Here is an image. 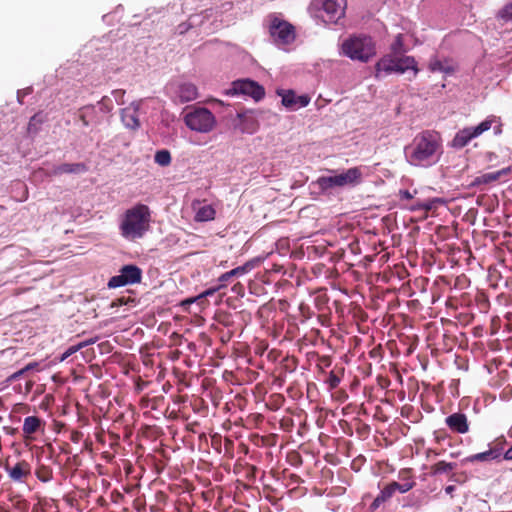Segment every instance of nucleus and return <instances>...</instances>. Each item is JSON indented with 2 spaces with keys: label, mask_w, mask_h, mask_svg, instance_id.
Segmentation results:
<instances>
[{
  "label": "nucleus",
  "mask_w": 512,
  "mask_h": 512,
  "mask_svg": "<svg viewBox=\"0 0 512 512\" xmlns=\"http://www.w3.org/2000/svg\"><path fill=\"white\" fill-rule=\"evenodd\" d=\"M88 167L85 163H63L53 167L50 175L59 176L62 174H80L85 173Z\"/></svg>",
  "instance_id": "nucleus-19"
},
{
  "label": "nucleus",
  "mask_w": 512,
  "mask_h": 512,
  "mask_svg": "<svg viewBox=\"0 0 512 512\" xmlns=\"http://www.w3.org/2000/svg\"><path fill=\"white\" fill-rule=\"evenodd\" d=\"M317 3L325 23H337L345 15L346 0H317Z\"/></svg>",
  "instance_id": "nucleus-11"
},
{
  "label": "nucleus",
  "mask_w": 512,
  "mask_h": 512,
  "mask_svg": "<svg viewBox=\"0 0 512 512\" xmlns=\"http://www.w3.org/2000/svg\"><path fill=\"white\" fill-rule=\"evenodd\" d=\"M173 95L175 100H178L180 103H186L198 97V90L194 84L184 82L173 87Z\"/></svg>",
  "instance_id": "nucleus-16"
},
{
  "label": "nucleus",
  "mask_w": 512,
  "mask_h": 512,
  "mask_svg": "<svg viewBox=\"0 0 512 512\" xmlns=\"http://www.w3.org/2000/svg\"><path fill=\"white\" fill-rule=\"evenodd\" d=\"M239 289H242V285L240 283H237L232 288L233 291H239Z\"/></svg>",
  "instance_id": "nucleus-50"
},
{
  "label": "nucleus",
  "mask_w": 512,
  "mask_h": 512,
  "mask_svg": "<svg viewBox=\"0 0 512 512\" xmlns=\"http://www.w3.org/2000/svg\"><path fill=\"white\" fill-rule=\"evenodd\" d=\"M9 478L16 483H25L31 476V465L26 460H21L10 466L8 463L4 466Z\"/></svg>",
  "instance_id": "nucleus-14"
},
{
  "label": "nucleus",
  "mask_w": 512,
  "mask_h": 512,
  "mask_svg": "<svg viewBox=\"0 0 512 512\" xmlns=\"http://www.w3.org/2000/svg\"><path fill=\"white\" fill-rule=\"evenodd\" d=\"M455 490V486L454 485H449L445 488V492L449 495H451Z\"/></svg>",
  "instance_id": "nucleus-47"
},
{
  "label": "nucleus",
  "mask_w": 512,
  "mask_h": 512,
  "mask_svg": "<svg viewBox=\"0 0 512 512\" xmlns=\"http://www.w3.org/2000/svg\"><path fill=\"white\" fill-rule=\"evenodd\" d=\"M510 168H503L498 171L484 173L474 178L471 186L487 185L498 181L502 176L509 174Z\"/></svg>",
  "instance_id": "nucleus-21"
},
{
  "label": "nucleus",
  "mask_w": 512,
  "mask_h": 512,
  "mask_svg": "<svg viewBox=\"0 0 512 512\" xmlns=\"http://www.w3.org/2000/svg\"><path fill=\"white\" fill-rule=\"evenodd\" d=\"M27 371H29V367H24V368L20 369L19 371L13 373L10 378L12 380H16L19 377H21L24 373H26Z\"/></svg>",
  "instance_id": "nucleus-40"
},
{
  "label": "nucleus",
  "mask_w": 512,
  "mask_h": 512,
  "mask_svg": "<svg viewBox=\"0 0 512 512\" xmlns=\"http://www.w3.org/2000/svg\"><path fill=\"white\" fill-rule=\"evenodd\" d=\"M45 422L37 416H28L24 419L22 432L27 440H34V434L43 429Z\"/></svg>",
  "instance_id": "nucleus-18"
},
{
  "label": "nucleus",
  "mask_w": 512,
  "mask_h": 512,
  "mask_svg": "<svg viewBox=\"0 0 512 512\" xmlns=\"http://www.w3.org/2000/svg\"><path fill=\"white\" fill-rule=\"evenodd\" d=\"M390 51L393 56H403V54L407 51L404 45V36L403 34L396 35L394 41L390 46Z\"/></svg>",
  "instance_id": "nucleus-27"
},
{
  "label": "nucleus",
  "mask_w": 512,
  "mask_h": 512,
  "mask_svg": "<svg viewBox=\"0 0 512 512\" xmlns=\"http://www.w3.org/2000/svg\"><path fill=\"white\" fill-rule=\"evenodd\" d=\"M154 160L160 166H168L171 163V154L166 149L159 150L155 153Z\"/></svg>",
  "instance_id": "nucleus-32"
},
{
  "label": "nucleus",
  "mask_w": 512,
  "mask_h": 512,
  "mask_svg": "<svg viewBox=\"0 0 512 512\" xmlns=\"http://www.w3.org/2000/svg\"><path fill=\"white\" fill-rule=\"evenodd\" d=\"M429 452L433 453L435 456L440 455L441 453L436 450H429Z\"/></svg>",
  "instance_id": "nucleus-52"
},
{
  "label": "nucleus",
  "mask_w": 512,
  "mask_h": 512,
  "mask_svg": "<svg viewBox=\"0 0 512 512\" xmlns=\"http://www.w3.org/2000/svg\"><path fill=\"white\" fill-rule=\"evenodd\" d=\"M95 114V107L93 105H87L79 109V120L82 122L83 126H88L90 124V119Z\"/></svg>",
  "instance_id": "nucleus-30"
},
{
  "label": "nucleus",
  "mask_w": 512,
  "mask_h": 512,
  "mask_svg": "<svg viewBox=\"0 0 512 512\" xmlns=\"http://www.w3.org/2000/svg\"><path fill=\"white\" fill-rule=\"evenodd\" d=\"M450 456H451V457H455V456H456V454H455V453H451V454H450Z\"/></svg>",
  "instance_id": "nucleus-54"
},
{
  "label": "nucleus",
  "mask_w": 512,
  "mask_h": 512,
  "mask_svg": "<svg viewBox=\"0 0 512 512\" xmlns=\"http://www.w3.org/2000/svg\"><path fill=\"white\" fill-rule=\"evenodd\" d=\"M421 203H422V202H417V203H415L412 207H421Z\"/></svg>",
  "instance_id": "nucleus-53"
},
{
  "label": "nucleus",
  "mask_w": 512,
  "mask_h": 512,
  "mask_svg": "<svg viewBox=\"0 0 512 512\" xmlns=\"http://www.w3.org/2000/svg\"><path fill=\"white\" fill-rule=\"evenodd\" d=\"M399 478L402 480V483L392 481L381 489L380 493L370 504L369 509L372 512L376 511L382 504L389 501L397 491L400 493H406L409 490H411L416 484L415 481L412 479L410 469L401 470L399 472Z\"/></svg>",
  "instance_id": "nucleus-5"
},
{
  "label": "nucleus",
  "mask_w": 512,
  "mask_h": 512,
  "mask_svg": "<svg viewBox=\"0 0 512 512\" xmlns=\"http://www.w3.org/2000/svg\"><path fill=\"white\" fill-rule=\"evenodd\" d=\"M506 444V440L503 437L497 438L493 444L491 445V450H498L497 458H500L502 452L504 450V446Z\"/></svg>",
  "instance_id": "nucleus-36"
},
{
  "label": "nucleus",
  "mask_w": 512,
  "mask_h": 512,
  "mask_svg": "<svg viewBox=\"0 0 512 512\" xmlns=\"http://www.w3.org/2000/svg\"><path fill=\"white\" fill-rule=\"evenodd\" d=\"M37 365L38 364L36 362H34V363L27 364L25 367H29V370H31V369L35 368Z\"/></svg>",
  "instance_id": "nucleus-51"
},
{
  "label": "nucleus",
  "mask_w": 512,
  "mask_h": 512,
  "mask_svg": "<svg viewBox=\"0 0 512 512\" xmlns=\"http://www.w3.org/2000/svg\"><path fill=\"white\" fill-rule=\"evenodd\" d=\"M237 120L235 128L239 129L242 133L254 134L260 127L257 112L254 110L238 112Z\"/></svg>",
  "instance_id": "nucleus-13"
},
{
  "label": "nucleus",
  "mask_w": 512,
  "mask_h": 512,
  "mask_svg": "<svg viewBox=\"0 0 512 512\" xmlns=\"http://www.w3.org/2000/svg\"><path fill=\"white\" fill-rule=\"evenodd\" d=\"M341 378L334 371H330L325 383L330 390L337 388L340 384Z\"/></svg>",
  "instance_id": "nucleus-34"
},
{
  "label": "nucleus",
  "mask_w": 512,
  "mask_h": 512,
  "mask_svg": "<svg viewBox=\"0 0 512 512\" xmlns=\"http://www.w3.org/2000/svg\"><path fill=\"white\" fill-rule=\"evenodd\" d=\"M251 269V265L249 263H246L242 266L236 267L228 272L223 273L219 278L218 281L221 284H226L228 281H230L234 277H239L247 273Z\"/></svg>",
  "instance_id": "nucleus-25"
},
{
  "label": "nucleus",
  "mask_w": 512,
  "mask_h": 512,
  "mask_svg": "<svg viewBox=\"0 0 512 512\" xmlns=\"http://www.w3.org/2000/svg\"><path fill=\"white\" fill-rule=\"evenodd\" d=\"M442 153V141L437 132L423 131L417 134L405 147L407 161L417 167H430L436 164Z\"/></svg>",
  "instance_id": "nucleus-1"
},
{
  "label": "nucleus",
  "mask_w": 512,
  "mask_h": 512,
  "mask_svg": "<svg viewBox=\"0 0 512 512\" xmlns=\"http://www.w3.org/2000/svg\"><path fill=\"white\" fill-rule=\"evenodd\" d=\"M123 304H126V301L124 300V298H119L117 299L116 301H114L112 303V306H120V305H123Z\"/></svg>",
  "instance_id": "nucleus-46"
},
{
  "label": "nucleus",
  "mask_w": 512,
  "mask_h": 512,
  "mask_svg": "<svg viewBox=\"0 0 512 512\" xmlns=\"http://www.w3.org/2000/svg\"><path fill=\"white\" fill-rule=\"evenodd\" d=\"M505 460H512V446L504 454Z\"/></svg>",
  "instance_id": "nucleus-45"
},
{
  "label": "nucleus",
  "mask_w": 512,
  "mask_h": 512,
  "mask_svg": "<svg viewBox=\"0 0 512 512\" xmlns=\"http://www.w3.org/2000/svg\"><path fill=\"white\" fill-rule=\"evenodd\" d=\"M219 322L223 323L224 325L228 326L229 325V322H228V317L227 315H223V319H221L219 317Z\"/></svg>",
  "instance_id": "nucleus-48"
},
{
  "label": "nucleus",
  "mask_w": 512,
  "mask_h": 512,
  "mask_svg": "<svg viewBox=\"0 0 512 512\" xmlns=\"http://www.w3.org/2000/svg\"><path fill=\"white\" fill-rule=\"evenodd\" d=\"M184 123L192 131L209 133L216 126L214 114L205 107H193L184 116Z\"/></svg>",
  "instance_id": "nucleus-6"
},
{
  "label": "nucleus",
  "mask_w": 512,
  "mask_h": 512,
  "mask_svg": "<svg viewBox=\"0 0 512 512\" xmlns=\"http://www.w3.org/2000/svg\"><path fill=\"white\" fill-rule=\"evenodd\" d=\"M448 428L457 434H466L469 431L468 418L464 413H453L445 418Z\"/></svg>",
  "instance_id": "nucleus-17"
},
{
  "label": "nucleus",
  "mask_w": 512,
  "mask_h": 512,
  "mask_svg": "<svg viewBox=\"0 0 512 512\" xmlns=\"http://www.w3.org/2000/svg\"><path fill=\"white\" fill-rule=\"evenodd\" d=\"M142 280V270L134 264H128L121 267L119 274L111 277L107 283L110 289L133 285Z\"/></svg>",
  "instance_id": "nucleus-10"
},
{
  "label": "nucleus",
  "mask_w": 512,
  "mask_h": 512,
  "mask_svg": "<svg viewBox=\"0 0 512 512\" xmlns=\"http://www.w3.org/2000/svg\"><path fill=\"white\" fill-rule=\"evenodd\" d=\"M456 468V463H450L446 461H438L430 467L431 475H440L451 472Z\"/></svg>",
  "instance_id": "nucleus-26"
},
{
  "label": "nucleus",
  "mask_w": 512,
  "mask_h": 512,
  "mask_svg": "<svg viewBox=\"0 0 512 512\" xmlns=\"http://www.w3.org/2000/svg\"><path fill=\"white\" fill-rule=\"evenodd\" d=\"M45 118L41 112L34 114L28 123L27 132L28 134H36L38 133L41 124L44 122Z\"/></svg>",
  "instance_id": "nucleus-29"
},
{
  "label": "nucleus",
  "mask_w": 512,
  "mask_h": 512,
  "mask_svg": "<svg viewBox=\"0 0 512 512\" xmlns=\"http://www.w3.org/2000/svg\"><path fill=\"white\" fill-rule=\"evenodd\" d=\"M150 208L138 203L124 211L119 218V233L127 241L142 239L151 228Z\"/></svg>",
  "instance_id": "nucleus-2"
},
{
  "label": "nucleus",
  "mask_w": 512,
  "mask_h": 512,
  "mask_svg": "<svg viewBox=\"0 0 512 512\" xmlns=\"http://www.w3.org/2000/svg\"><path fill=\"white\" fill-rule=\"evenodd\" d=\"M501 124L499 123L497 126L494 127V133L496 135L500 134L502 132Z\"/></svg>",
  "instance_id": "nucleus-49"
},
{
  "label": "nucleus",
  "mask_w": 512,
  "mask_h": 512,
  "mask_svg": "<svg viewBox=\"0 0 512 512\" xmlns=\"http://www.w3.org/2000/svg\"><path fill=\"white\" fill-rule=\"evenodd\" d=\"M428 69L432 73H443L452 74L454 72V66L452 62L447 58H439L437 56L431 57L428 63Z\"/></svg>",
  "instance_id": "nucleus-20"
},
{
  "label": "nucleus",
  "mask_w": 512,
  "mask_h": 512,
  "mask_svg": "<svg viewBox=\"0 0 512 512\" xmlns=\"http://www.w3.org/2000/svg\"><path fill=\"white\" fill-rule=\"evenodd\" d=\"M414 71V77L418 74L417 62L412 56L385 55L375 65V77L381 78L391 73L403 74L407 70Z\"/></svg>",
  "instance_id": "nucleus-3"
},
{
  "label": "nucleus",
  "mask_w": 512,
  "mask_h": 512,
  "mask_svg": "<svg viewBox=\"0 0 512 512\" xmlns=\"http://www.w3.org/2000/svg\"><path fill=\"white\" fill-rule=\"evenodd\" d=\"M192 208L195 211L194 220L196 222L211 221L215 218L216 211L211 205L196 207V203H194Z\"/></svg>",
  "instance_id": "nucleus-23"
},
{
  "label": "nucleus",
  "mask_w": 512,
  "mask_h": 512,
  "mask_svg": "<svg viewBox=\"0 0 512 512\" xmlns=\"http://www.w3.org/2000/svg\"><path fill=\"white\" fill-rule=\"evenodd\" d=\"M81 349V345H72L70 346L60 357V361H65L66 359H68L71 355H73L74 353H76L77 351H79Z\"/></svg>",
  "instance_id": "nucleus-37"
},
{
  "label": "nucleus",
  "mask_w": 512,
  "mask_h": 512,
  "mask_svg": "<svg viewBox=\"0 0 512 512\" xmlns=\"http://www.w3.org/2000/svg\"><path fill=\"white\" fill-rule=\"evenodd\" d=\"M278 95L282 98V104L291 110L306 107L310 102L308 95H296L293 90H281L278 91Z\"/></svg>",
  "instance_id": "nucleus-15"
},
{
  "label": "nucleus",
  "mask_w": 512,
  "mask_h": 512,
  "mask_svg": "<svg viewBox=\"0 0 512 512\" xmlns=\"http://www.w3.org/2000/svg\"><path fill=\"white\" fill-rule=\"evenodd\" d=\"M98 105L100 107V110L103 112V113H109L112 108H113V105H112V100L107 97V96H104L99 102H98Z\"/></svg>",
  "instance_id": "nucleus-35"
},
{
  "label": "nucleus",
  "mask_w": 512,
  "mask_h": 512,
  "mask_svg": "<svg viewBox=\"0 0 512 512\" xmlns=\"http://www.w3.org/2000/svg\"><path fill=\"white\" fill-rule=\"evenodd\" d=\"M97 337H94V338H90L88 340H85V341H82L80 343H78V345H81V349L88 346V345H91V344H94L96 341H97Z\"/></svg>",
  "instance_id": "nucleus-43"
},
{
  "label": "nucleus",
  "mask_w": 512,
  "mask_h": 512,
  "mask_svg": "<svg viewBox=\"0 0 512 512\" xmlns=\"http://www.w3.org/2000/svg\"><path fill=\"white\" fill-rule=\"evenodd\" d=\"M228 94H243L252 97L255 101L261 100L265 96L263 86L250 79H240L232 83V88Z\"/></svg>",
  "instance_id": "nucleus-12"
},
{
  "label": "nucleus",
  "mask_w": 512,
  "mask_h": 512,
  "mask_svg": "<svg viewBox=\"0 0 512 512\" xmlns=\"http://www.w3.org/2000/svg\"><path fill=\"white\" fill-rule=\"evenodd\" d=\"M138 109L137 108H131L127 107L124 108L121 112V119L123 124L132 130H136L140 126V121L138 118Z\"/></svg>",
  "instance_id": "nucleus-22"
},
{
  "label": "nucleus",
  "mask_w": 512,
  "mask_h": 512,
  "mask_svg": "<svg viewBox=\"0 0 512 512\" xmlns=\"http://www.w3.org/2000/svg\"><path fill=\"white\" fill-rule=\"evenodd\" d=\"M498 450H491L490 448L487 451L476 453L466 457L463 461L467 463L474 462H488L491 460L498 459L497 458Z\"/></svg>",
  "instance_id": "nucleus-24"
},
{
  "label": "nucleus",
  "mask_w": 512,
  "mask_h": 512,
  "mask_svg": "<svg viewBox=\"0 0 512 512\" xmlns=\"http://www.w3.org/2000/svg\"><path fill=\"white\" fill-rule=\"evenodd\" d=\"M268 32L277 45H289L296 39L295 27L288 21L281 19L275 14L268 16Z\"/></svg>",
  "instance_id": "nucleus-7"
},
{
  "label": "nucleus",
  "mask_w": 512,
  "mask_h": 512,
  "mask_svg": "<svg viewBox=\"0 0 512 512\" xmlns=\"http://www.w3.org/2000/svg\"><path fill=\"white\" fill-rule=\"evenodd\" d=\"M399 195L401 199L410 200L413 198V195L408 190H400Z\"/></svg>",
  "instance_id": "nucleus-42"
},
{
  "label": "nucleus",
  "mask_w": 512,
  "mask_h": 512,
  "mask_svg": "<svg viewBox=\"0 0 512 512\" xmlns=\"http://www.w3.org/2000/svg\"><path fill=\"white\" fill-rule=\"evenodd\" d=\"M362 171L359 167H352L333 176H322L317 180L319 188L323 191L334 187L354 186L361 182Z\"/></svg>",
  "instance_id": "nucleus-8"
},
{
  "label": "nucleus",
  "mask_w": 512,
  "mask_h": 512,
  "mask_svg": "<svg viewBox=\"0 0 512 512\" xmlns=\"http://www.w3.org/2000/svg\"><path fill=\"white\" fill-rule=\"evenodd\" d=\"M288 458L293 465H301L302 464V457L298 452L290 453L288 455Z\"/></svg>",
  "instance_id": "nucleus-39"
},
{
  "label": "nucleus",
  "mask_w": 512,
  "mask_h": 512,
  "mask_svg": "<svg viewBox=\"0 0 512 512\" xmlns=\"http://www.w3.org/2000/svg\"><path fill=\"white\" fill-rule=\"evenodd\" d=\"M496 18L503 22H512V2L505 4L496 14Z\"/></svg>",
  "instance_id": "nucleus-31"
},
{
  "label": "nucleus",
  "mask_w": 512,
  "mask_h": 512,
  "mask_svg": "<svg viewBox=\"0 0 512 512\" xmlns=\"http://www.w3.org/2000/svg\"><path fill=\"white\" fill-rule=\"evenodd\" d=\"M497 122V118L495 116H488L484 121L474 127H466L462 130H459L452 140V145L455 148H463L468 143L483 134L484 132L491 129L492 125Z\"/></svg>",
  "instance_id": "nucleus-9"
},
{
  "label": "nucleus",
  "mask_w": 512,
  "mask_h": 512,
  "mask_svg": "<svg viewBox=\"0 0 512 512\" xmlns=\"http://www.w3.org/2000/svg\"><path fill=\"white\" fill-rule=\"evenodd\" d=\"M342 53L351 60L365 63L376 54L375 43L369 36H353L342 43Z\"/></svg>",
  "instance_id": "nucleus-4"
},
{
  "label": "nucleus",
  "mask_w": 512,
  "mask_h": 512,
  "mask_svg": "<svg viewBox=\"0 0 512 512\" xmlns=\"http://www.w3.org/2000/svg\"><path fill=\"white\" fill-rule=\"evenodd\" d=\"M436 203H443V201L440 198H434L432 200L422 202L421 207H411L410 209L413 211L423 210L424 212H429L436 209Z\"/></svg>",
  "instance_id": "nucleus-33"
},
{
  "label": "nucleus",
  "mask_w": 512,
  "mask_h": 512,
  "mask_svg": "<svg viewBox=\"0 0 512 512\" xmlns=\"http://www.w3.org/2000/svg\"><path fill=\"white\" fill-rule=\"evenodd\" d=\"M198 299H199L198 297H196V298H188V299L183 300L180 305L184 309H186L189 305H191L192 303H194Z\"/></svg>",
  "instance_id": "nucleus-41"
},
{
  "label": "nucleus",
  "mask_w": 512,
  "mask_h": 512,
  "mask_svg": "<svg viewBox=\"0 0 512 512\" xmlns=\"http://www.w3.org/2000/svg\"><path fill=\"white\" fill-rule=\"evenodd\" d=\"M226 287V284H219L217 287L215 288H210V289H207L206 291H204L202 294H200L198 296V298L202 299L206 296H210V295H213L216 291L220 290L221 288H224Z\"/></svg>",
  "instance_id": "nucleus-38"
},
{
  "label": "nucleus",
  "mask_w": 512,
  "mask_h": 512,
  "mask_svg": "<svg viewBox=\"0 0 512 512\" xmlns=\"http://www.w3.org/2000/svg\"><path fill=\"white\" fill-rule=\"evenodd\" d=\"M504 285L509 290H512V275L506 276L504 278Z\"/></svg>",
  "instance_id": "nucleus-44"
},
{
  "label": "nucleus",
  "mask_w": 512,
  "mask_h": 512,
  "mask_svg": "<svg viewBox=\"0 0 512 512\" xmlns=\"http://www.w3.org/2000/svg\"><path fill=\"white\" fill-rule=\"evenodd\" d=\"M35 475L41 482H49L53 478V470L50 466L40 464L35 470Z\"/></svg>",
  "instance_id": "nucleus-28"
}]
</instances>
